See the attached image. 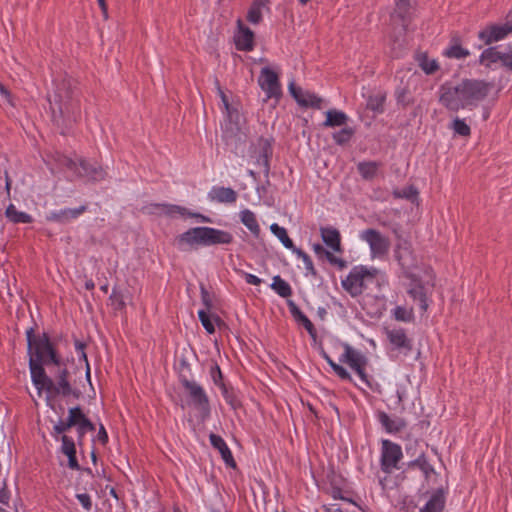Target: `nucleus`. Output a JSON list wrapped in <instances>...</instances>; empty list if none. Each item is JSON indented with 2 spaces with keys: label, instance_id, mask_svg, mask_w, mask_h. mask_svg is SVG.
I'll use <instances>...</instances> for the list:
<instances>
[{
  "label": "nucleus",
  "instance_id": "obj_41",
  "mask_svg": "<svg viewBox=\"0 0 512 512\" xmlns=\"http://www.w3.org/2000/svg\"><path fill=\"white\" fill-rule=\"evenodd\" d=\"M500 48L501 46H495L485 49L480 56V63L485 66L499 61L502 63Z\"/></svg>",
  "mask_w": 512,
  "mask_h": 512
},
{
  "label": "nucleus",
  "instance_id": "obj_29",
  "mask_svg": "<svg viewBox=\"0 0 512 512\" xmlns=\"http://www.w3.org/2000/svg\"><path fill=\"white\" fill-rule=\"evenodd\" d=\"M446 504V494L443 488L436 489L420 512H443Z\"/></svg>",
  "mask_w": 512,
  "mask_h": 512
},
{
  "label": "nucleus",
  "instance_id": "obj_21",
  "mask_svg": "<svg viewBox=\"0 0 512 512\" xmlns=\"http://www.w3.org/2000/svg\"><path fill=\"white\" fill-rule=\"evenodd\" d=\"M420 470L424 481L429 485L433 476H437L434 466L429 462L424 452H421L416 459L407 463V470Z\"/></svg>",
  "mask_w": 512,
  "mask_h": 512
},
{
  "label": "nucleus",
  "instance_id": "obj_9",
  "mask_svg": "<svg viewBox=\"0 0 512 512\" xmlns=\"http://www.w3.org/2000/svg\"><path fill=\"white\" fill-rule=\"evenodd\" d=\"M52 364L51 361L36 360L29 358V368L33 384L38 390H45L54 388L53 379L46 374L44 365Z\"/></svg>",
  "mask_w": 512,
  "mask_h": 512
},
{
  "label": "nucleus",
  "instance_id": "obj_47",
  "mask_svg": "<svg viewBox=\"0 0 512 512\" xmlns=\"http://www.w3.org/2000/svg\"><path fill=\"white\" fill-rule=\"evenodd\" d=\"M393 316L397 321L412 322L414 320L413 308H405L403 306H396L393 309Z\"/></svg>",
  "mask_w": 512,
  "mask_h": 512
},
{
  "label": "nucleus",
  "instance_id": "obj_32",
  "mask_svg": "<svg viewBox=\"0 0 512 512\" xmlns=\"http://www.w3.org/2000/svg\"><path fill=\"white\" fill-rule=\"evenodd\" d=\"M321 237L323 242L336 252L341 251V236L339 231L333 227H321Z\"/></svg>",
  "mask_w": 512,
  "mask_h": 512
},
{
  "label": "nucleus",
  "instance_id": "obj_19",
  "mask_svg": "<svg viewBox=\"0 0 512 512\" xmlns=\"http://www.w3.org/2000/svg\"><path fill=\"white\" fill-rule=\"evenodd\" d=\"M394 256L405 276L412 274L411 269L415 267V259L407 242L398 243L396 245Z\"/></svg>",
  "mask_w": 512,
  "mask_h": 512
},
{
  "label": "nucleus",
  "instance_id": "obj_16",
  "mask_svg": "<svg viewBox=\"0 0 512 512\" xmlns=\"http://www.w3.org/2000/svg\"><path fill=\"white\" fill-rule=\"evenodd\" d=\"M254 32L241 19L237 20V31L234 36L236 49L249 52L254 49Z\"/></svg>",
  "mask_w": 512,
  "mask_h": 512
},
{
  "label": "nucleus",
  "instance_id": "obj_1",
  "mask_svg": "<svg viewBox=\"0 0 512 512\" xmlns=\"http://www.w3.org/2000/svg\"><path fill=\"white\" fill-rule=\"evenodd\" d=\"M493 87L492 83L478 79H464L457 85L445 83L439 89V102L447 110L458 112L477 106Z\"/></svg>",
  "mask_w": 512,
  "mask_h": 512
},
{
  "label": "nucleus",
  "instance_id": "obj_11",
  "mask_svg": "<svg viewBox=\"0 0 512 512\" xmlns=\"http://www.w3.org/2000/svg\"><path fill=\"white\" fill-rule=\"evenodd\" d=\"M273 138L260 137L257 141L258 155L256 164L262 168V172L266 179L269 178L270 160L273 155ZM269 183V180H267Z\"/></svg>",
  "mask_w": 512,
  "mask_h": 512
},
{
  "label": "nucleus",
  "instance_id": "obj_2",
  "mask_svg": "<svg viewBox=\"0 0 512 512\" xmlns=\"http://www.w3.org/2000/svg\"><path fill=\"white\" fill-rule=\"evenodd\" d=\"M57 108L51 105L52 121L63 128H70L81 117L80 100L74 91L67 89L64 93L59 88L56 94Z\"/></svg>",
  "mask_w": 512,
  "mask_h": 512
},
{
  "label": "nucleus",
  "instance_id": "obj_6",
  "mask_svg": "<svg viewBox=\"0 0 512 512\" xmlns=\"http://www.w3.org/2000/svg\"><path fill=\"white\" fill-rule=\"evenodd\" d=\"M55 366L57 367V369L54 372V388L47 389V393L51 394L54 397L59 395L63 397L72 396L74 399L78 400L82 396V392L77 388H73L72 385L70 384L68 380L69 371L66 368L64 361L62 360L61 364Z\"/></svg>",
  "mask_w": 512,
  "mask_h": 512
},
{
  "label": "nucleus",
  "instance_id": "obj_44",
  "mask_svg": "<svg viewBox=\"0 0 512 512\" xmlns=\"http://www.w3.org/2000/svg\"><path fill=\"white\" fill-rule=\"evenodd\" d=\"M355 134V129L352 127H344L339 131L332 134V138L337 145L343 146L347 144Z\"/></svg>",
  "mask_w": 512,
  "mask_h": 512
},
{
  "label": "nucleus",
  "instance_id": "obj_31",
  "mask_svg": "<svg viewBox=\"0 0 512 512\" xmlns=\"http://www.w3.org/2000/svg\"><path fill=\"white\" fill-rule=\"evenodd\" d=\"M155 207H162L165 209V213L167 215H172L174 213H178L182 216L190 217V218H196L199 219L203 223H212V220L210 217L205 216L201 213L191 212L187 208L179 205H172V204H155Z\"/></svg>",
  "mask_w": 512,
  "mask_h": 512
},
{
  "label": "nucleus",
  "instance_id": "obj_30",
  "mask_svg": "<svg viewBox=\"0 0 512 512\" xmlns=\"http://www.w3.org/2000/svg\"><path fill=\"white\" fill-rule=\"evenodd\" d=\"M394 96L397 104L404 109L415 102L410 89L409 80L404 82V77L401 78L400 84L395 89Z\"/></svg>",
  "mask_w": 512,
  "mask_h": 512
},
{
  "label": "nucleus",
  "instance_id": "obj_49",
  "mask_svg": "<svg viewBox=\"0 0 512 512\" xmlns=\"http://www.w3.org/2000/svg\"><path fill=\"white\" fill-rule=\"evenodd\" d=\"M87 417L80 406L72 407L68 410V425L77 427L79 423Z\"/></svg>",
  "mask_w": 512,
  "mask_h": 512
},
{
  "label": "nucleus",
  "instance_id": "obj_59",
  "mask_svg": "<svg viewBox=\"0 0 512 512\" xmlns=\"http://www.w3.org/2000/svg\"><path fill=\"white\" fill-rule=\"evenodd\" d=\"M210 375L215 385L221 388V383L223 382V374L221 369L217 363H213L210 367Z\"/></svg>",
  "mask_w": 512,
  "mask_h": 512
},
{
  "label": "nucleus",
  "instance_id": "obj_61",
  "mask_svg": "<svg viewBox=\"0 0 512 512\" xmlns=\"http://www.w3.org/2000/svg\"><path fill=\"white\" fill-rule=\"evenodd\" d=\"M332 370L337 374V376L340 379L346 380V381H352V377H351L350 373L343 366H341L339 364L333 365Z\"/></svg>",
  "mask_w": 512,
  "mask_h": 512
},
{
  "label": "nucleus",
  "instance_id": "obj_23",
  "mask_svg": "<svg viewBox=\"0 0 512 512\" xmlns=\"http://www.w3.org/2000/svg\"><path fill=\"white\" fill-rule=\"evenodd\" d=\"M387 338L396 349L403 350L405 354L412 351V340L407 337L403 328L387 331Z\"/></svg>",
  "mask_w": 512,
  "mask_h": 512
},
{
  "label": "nucleus",
  "instance_id": "obj_3",
  "mask_svg": "<svg viewBox=\"0 0 512 512\" xmlns=\"http://www.w3.org/2000/svg\"><path fill=\"white\" fill-rule=\"evenodd\" d=\"M26 339L30 359L51 361L53 365L62 363V358L47 333L35 334V329L30 327L26 331Z\"/></svg>",
  "mask_w": 512,
  "mask_h": 512
},
{
  "label": "nucleus",
  "instance_id": "obj_28",
  "mask_svg": "<svg viewBox=\"0 0 512 512\" xmlns=\"http://www.w3.org/2000/svg\"><path fill=\"white\" fill-rule=\"evenodd\" d=\"M288 308L295 321L298 324L302 325L307 330L308 334L313 340H316L317 330L314 324L310 321V319L300 310V308L293 301H288Z\"/></svg>",
  "mask_w": 512,
  "mask_h": 512
},
{
  "label": "nucleus",
  "instance_id": "obj_36",
  "mask_svg": "<svg viewBox=\"0 0 512 512\" xmlns=\"http://www.w3.org/2000/svg\"><path fill=\"white\" fill-rule=\"evenodd\" d=\"M348 116L346 113L336 109H330L326 112V120L323 122L324 127H340L347 124Z\"/></svg>",
  "mask_w": 512,
  "mask_h": 512
},
{
  "label": "nucleus",
  "instance_id": "obj_18",
  "mask_svg": "<svg viewBox=\"0 0 512 512\" xmlns=\"http://www.w3.org/2000/svg\"><path fill=\"white\" fill-rule=\"evenodd\" d=\"M411 280L407 293L414 300L419 301L420 309L426 312L428 309V298L426 295L425 287L419 277L414 274L406 275Z\"/></svg>",
  "mask_w": 512,
  "mask_h": 512
},
{
  "label": "nucleus",
  "instance_id": "obj_13",
  "mask_svg": "<svg viewBox=\"0 0 512 512\" xmlns=\"http://www.w3.org/2000/svg\"><path fill=\"white\" fill-rule=\"evenodd\" d=\"M222 138L225 145L235 155H239L244 152L247 136L240 130V128L233 127L231 125L230 128H226L223 131Z\"/></svg>",
  "mask_w": 512,
  "mask_h": 512
},
{
  "label": "nucleus",
  "instance_id": "obj_57",
  "mask_svg": "<svg viewBox=\"0 0 512 512\" xmlns=\"http://www.w3.org/2000/svg\"><path fill=\"white\" fill-rule=\"evenodd\" d=\"M198 317H199L201 324L203 325V327L209 334H212L215 332L214 324L211 321L210 316L206 311L200 310L198 312Z\"/></svg>",
  "mask_w": 512,
  "mask_h": 512
},
{
  "label": "nucleus",
  "instance_id": "obj_45",
  "mask_svg": "<svg viewBox=\"0 0 512 512\" xmlns=\"http://www.w3.org/2000/svg\"><path fill=\"white\" fill-rule=\"evenodd\" d=\"M417 60L419 66L427 75L434 74L439 69L436 60H430L425 53L418 55Z\"/></svg>",
  "mask_w": 512,
  "mask_h": 512
},
{
  "label": "nucleus",
  "instance_id": "obj_56",
  "mask_svg": "<svg viewBox=\"0 0 512 512\" xmlns=\"http://www.w3.org/2000/svg\"><path fill=\"white\" fill-rule=\"evenodd\" d=\"M56 161L60 166L67 168L68 170L75 173L77 171L78 160H74L66 155H58Z\"/></svg>",
  "mask_w": 512,
  "mask_h": 512
},
{
  "label": "nucleus",
  "instance_id": "obj_64",
  "mask_svg": "<svg viewBox=\"0 0 512 512\" xmlns=\"http://www.w3.org/2000/svg\"><path fill=\"white\" fill-rule=\"evenodd\" d=\"M201 299L206 309L210 310L212 307V300L209 292L206 290L204 286H201Z\"/></svg>",
  "mask_w": 512,
  "mask_h": 512
},
{
  "label": "nucleus",
  "instance_id": "obj_14",
  "mask_svg": "<svg viewBox=\"0 0 512 512\" xmlns=\"http://www.w3.org/2000/svg\"><path fill=\"white\" fill-rule=\"evenodd\" d=\"M512 32V21H507L503 25H490L485 29L479 31L478 37L485 45H489L492 42H497L505 38L509 33Z\"/></svg>",
  "mask_w": 512,
  "mask_h": 512
},
{
  "label": "nucleus",
  "instance_id": "obj_7",
  "mask_svg": "<svg viewBox=\"0 0 512 512\" xmlns=\"http://www.w3.org/2000/svg\"><path fill=\"white\" fill-rule=\"evenodd\" d=\"M258 84L266 93V100L275 99L276 102L282 96L281 84L278 74L269 67H263L258 77Z\"/></svg>",
  "mask_w": 512,
  "mask_h": 512
},
{
  "label": "nucleus",
  "instance_id": "obj_46",
  "mask_svg": "<svg viewBox=\"0 0 512 512\" xmlns=\"http://www.w3.org/2000/svg\"><path fill=\"white\" fill-rule=\"evenodd\" d=\"M392 195L395 199L414 201L418 196V190L413 185H410L403 189H394Z\"/></svg>",
  "mask_w": 512,
  "mask_h": 512
},
{
  "label": "nucleus",
  "instance_id": "obj_51",
  "mask_svg": "<svg viewBox=\"0 0 512 512\" xmlns=\"http://www.w3.org/2000/svg\"><path fill=\"white\" fill-rule=\"evenodd\" d=\"M294 254H296L298 258H301L303 260L305 269L307 271L306 274L307 275L309 274L313 277H317V271L313 265V262H312V259L310 258V256L300 248H298L294 252Z\"/></svg>",
  "mask_w": 512,
  "mask_h": 512
},
{
  "label": "nucleus",
  "instance_id": "obj_37",
  "mask_svg": "<svg viewBox=\"0 0 512 512\" xmlns=\"http://www.w3.org/2000/svg\"><path fill=\"white\" fill-rule=\"evenodd\" d=\"M470 52L461 46L458 37L451 39L449 47L444 51V55L448 58L463 59L469 56Z\"/></svg>",
  "mask_w": 512,
  "mask_h": 512
},
{
  "label": "nucleus",
  "instance_id": "obj_25",
  "mask_svg": "<svg viewBox=\"0 0 512 512\" xmlns=\"http://www.w3.org/2000/svg\"><path fill=\"white\" fill-rule=\"evenodd\" d=\"M206 246L228 245L234 240L233 235L225 230L205 226Z\"/></svg>",
  "mask_w": 512,
  "mask_h": 512
},
{
  "label": "nucleus",
  "instance_id": "obj_62",
  "mask_svg": "<svg viewBox=\"0 0 512 512\" xmlns=\"http://www.w3.org/2000/svg\"><path fill=\"white\" fill-rule=\"evenodd\" d=\"M330 264L337 266L338 269L343 270L347 266V262L342 258L336 257L333 253H330L328 258L326 259Z\"/></svg>",
  "mask_w": 512,
  "mask_h": 512
},
{
  "label": "nucleus",
  "instance_id": "obj_4",
  "mask_svg": "<svg viewBox=\"0 0 512 512\" xmlns=\"http://www.w3.org/2000/svg\"><path fill=\"white\" fill-rule=\"evenodd\" d=\"M378 274L379 270L375 267L354 266L342 280V287L352 297H357L367 289V282H372Z\"/></svg>",
  "mask_w": 512,
  "mask_h": 512
},
{
  "label": "nucleus",
  "instance_id": "obj_26",
  "mask_svg": "<svg viewBox=\"0 0 512 512\" xmlns=\"http://www.w3.org/2000/svg\"><path fill=\"white\" fill-rule=\"evenodd\" d=\"M237 197L238 194L234 189L223 186H214L208 193V198L218 203H235Z\"/></svg>",
  "mask_w": 512,
  "mask_h": 512
},
{
  "label": "nucleus",
  "instance_id": "obj_54",
  "mask_svg": "<svg viewBox=\"0 0 512 512\" xmlns=\"http://www.w3.org/2000/svg\"><path fill=\"white\" fill-rule=\"evenodd\" d=\"M502 66L508 70H512V44L500 48Z\"/></svg>",
  "mask_w": 512,
  "mask_h": 512
},
{
  "label": "nucleus",
  "instance_id": "obj_42",
  "mask_svg": "<svg viewBox=\"0 0 512 512\" xmlns=\"http://www.w3.org/2000/svg\"><path fill=\"white\" fill-rule=\"evenodd\" d=\"M271 288L281 297L287 298L292 295V288L288 282L283 280L279 275L273 277Z\"/></svg>",
  "mask_w": 512,
  "mask_h": 512
},
{
  "label": "nucleus",
  "instance_id": "obj_33",
  "mask_svg": "<svg viewBox=\"0 0 512 512\" xmlns=\"http://www.w3.org/2000/svg\"><path fill=\"white\" fill-rule=\"evenodd\" d=\"M411 4L410 0H398L392 18H398L401 21L403 30L406 31L407 25L410 21Z\"/></svg>",
  "mask_w": 512,
  "mask_h": 512
},
{
  "label": "nucleus",
  "instance_id": "obj_20",
  "mask_svg": "<svg viewBox=\"0 0 512 512\" xmlns=\"http://www.w3.org/2000/svg\"><path fill=\"white\" fill-rule=\"evenodd\" d=\"M341 346L344 349L343 354L339 358L341 363L348 364L352 370L367 366L368 360L361 352L355 350L348 343H341Z\"/></svg>",
  "mask_w": 512,
  "mask_h": 512
},
{
  "label": "nucleus",
  "instance_id": "obj_39",
  "mask_svg": "<svg viewBox=\"0 0 512 512\" xmlns=\"http://www.w3.org/2000/svg\"><path fill=\"white\" fill-rule=\"evenodd\" d=\"M270 230L287 249H290L293 253L298 249L288 236L287 230L284 227L274 223L270 226Z\"/></svg>",
  "mask_w": 512,
  "mask_h": 512
},
{
  "label": "nucleus",
  "instance_id": "obj_60",
  "mask_svg": "<svg viewBox=\"0 0 512 512\" xmlns=\"http://www.w3.org/2000/svg\"><path fill=\"white\" fill-rule=\"evenodd\" d=\"M76 498L78 499V501L80 502V504L86 511H90L92 509V500H91V497L89 494H87V493L77 494Z\"/></svg>",
  "mask_w": 512,
  "mask_h": 512
},
{
  "label": "nucleus",
  "instance_id": "obj_38",
  "mask_svg": "<svg viewBox=\"0 0 512 512\" xmlns=\"http://www.w3.org/2000/svg\"><path fill=\"white\" fill-rule=\"evenodd\" d=\"M379 163L375 161H363L357 164V171L365 180H372L377 175Z\"/></svg>",
  "mask_w": 512,
  "mask_h": 512
},
{
  "label": "nucleus",
  "instance_id": "obj_53",
  "mask_svg": "<svg viewBox=\"0 0 512 512\" xmlns=\"http://www.w3.org/2000/svg\"><path fill=\"white\" fill-rule=\"evenodd\" d=\"M76 428L79 441H82L86 432H93L96 429L94 423H92L87 417H85Z\"/></svg>",
  "mask_w": 512,
  "mask_h": 512
},
{
  "label": "nucleus",
  "instance_id": "obj_27",
  "mask_svg": "<svg viewBox=\"0 0 512 512\" xmlns=\"http://www.w3.org/2000/svg\"><path fill=\"white\" fill-rule=\"evenodd\" d=\"M377 418L382 427L385 429V431L390 434L399 433L407 426V423L403 418L396 417L392 419L384 411H379L377 414Z\"/></svg>",
  "mask_w": 512,
  "mask_h": 512
},
{
  "label": "nucleus",
  "instance_id": "obj_40",
  "mask_svg": "<svg viewBox=\"0 0 512 512\" xmlns=\"http://www.w3.org/2000/svg\"><path fill=\"white\" fill-rule=\"evenodd\" d=\"M6 217L13 223H32L33 218L25 212L18 211L13 204H10L5 212Z\"/></svg>",
  "mask_w": 512,
  "mask_h": 512
},
{
  "label": "nucleus",
  "instance_id": "obj_5",
  "mask_svg": "<svg viewBox=\"0 0 512 512\" xmlns=\"http://www.w3.org/2000/svg\"><path fill=\"white\" fill-rule=\"evenodd\" d=\"M179 381L188 394L191 404L199 412L201 419L209 418L211 413L210 401L203 387L183 375L180 376Z\"/></svg>",
  "mask_w": 512,
  "mask_h": 512
},
{
  "label": "nucleus",
  "instance_id": "obj_63",
  "mask_svg": "<svg viewBox=\"0 0 512 512\" xmlns=\"http://www.w3.org/2000/svg\"><path fill=\"white\" fill-rule=\"evenodd\" d=\"M313 250L319 259H327L330 255V251L326 250L321 244H314Z\"/></svg>",
  "mask_w": 512,
  "mask_h": 512
},
{
  "label": "nucleus",
  "instance_id": "obj_43",
  "mask_svg": "<svg viewBox=\"0 0 512 512\" xmlns=\"http://www.w3.org/2000/svg\"><path fill=\"white\" fill-rule=\"evenodd\" d=\"M221 391L226 403L230 405L233 410H237L242 406L241 401L233 388L221 383Z\"/></svg>",
  "mask_w": 512,
  "mask_h": 512
},
{
  "label": "nucleus",
  "instance_id": "obj_22",
  "mask_svg": "<svg viewBox=\"0 0 512 512\" xmlns=\"http://www.w3.org/2000/svg\"><path fill=\"white\" fill-rule=\"evenodd\" d=\"M87 209V205H81L78 208H65L59 211H53L46 216V220L49 222L66 224L71 220L78 218L81 214L86 212Z\"/></svg>",
  "mask_w": 512,
  "mask_h": 512
},
{
  "label": "nucleus",
  "instance_id": "obj_34",
  "mask_svg": "<svg viewBox=\"0 0 512 512\" xmlns=\"http://www.w3.org/2000/svg\"><path fill=\"white\" fill-rule=\"evenodd\" d=\"M269 0H253L248 12L246 19L253 25L259 24L263 20L262 9L267 7Z\"/></svg>",
  "mask_w": 512,
  "mask_h": 512
},
{
  "label": "nucleus",
  "instance_id": "obj_50",
  "mask_svg": "<svg viewBox=\"0 0 512 512\" xmlns=\"http://www.w3.org/2000/svg\"><path fill=\"white\" fill-rule=\"evenodd\" d=\"M385 95H374L369 96L367 100V108L371 111L382 113L384 108V102H385Z\"/></svg>",
  "mask_w": 512,
  "mask_h": 512
},
{
  "label": "nucleus",
  "instance_id": "obj_52",
  "mask_svg": "<svg viewBox=\"0 0 512 512\" xmlns=\"http://www.w3.org/2000/svg\"><path fill=\"white\" fill-rule=\"evenodd\" d=\"M109 299L111 300V304L115 310H124L126 307V303L124 300V295L121 291L113 289Z\"/></svg>",
  "mask_w": 512,
  "mask_h": 512
},
{
  "label": "nucleus",
  "instance_id": "obj_55",
  "mask_svg": "<svg viewBox=\"0 0 512 512\" xmlns=\"http://www.w3.org/2000/svg\"><path fill=\"white\" fill-rule=\"evenodd\" d=\"M60 439L62 442L61 451L63 454H76L75 442L71 437L62 435Z\"/></svg>",
  "mask_w": 512,
  "mask_h": 512
},
{
  "label": "nucleus",
  "instance_id": "obj_15",
  "mask_svg": "<svg viewBox=\"0 0 512 512\" xmlns=\"http://www.w3.org/2000/svg\"><path fill=\"white\" fill-rule=\"evenodd\" d=\"M75 174L79 178H87L92 181H101L106 176L105 170L97 162H90L83 158L78 159Z\"/></svg>",
  "mask_w": 512,
  "mask_h": 512
},
{
  "label": "nucleus",
  "instance_id": "obj_8",
  "mask_svg": "<svg viewBox=\"0 0 512 512\" xmlns=\"http://www.w3.org/2000/svg\"><path fill=\"white\" fill-rule=\"evenodd\" d=\"M402 457L403 453L399 444L387 439L382 440L380 464L383 472L391 473L393 469L398 468Z\"/></svg>",
  "mask_w": 512,
  "mask_h": 512
},
{
  "label": "nucleus",
  "instance_id": "obj_12",
  "mask_svg": "<svg viewBox=\"0 0 512 512\" xmlns=\"http://www.w3.org/2000/svg\"><path fill=\"white\" fill-rule=\"evenodd\" d=\"M205 226L194 227L188 229L186 232L180 234L176 238V243L180 250H187L186 246L190 248L196 245L206 246V234H205Z\"/></svg>",
  "mask_w": 512,
  "mask_h": 512
},
{
  "label": "nucleus",
  "instance_id": "obj_35",
  "mask_svg": "<svg viewBox=\"0 0 512 512\" xmlns=\"http://www.w3.org/2000/svg\"><path fill=\"white\" fill-rule=\"evenodd\" d=\"M240 220L254 237L258 238L260 236L261 229L254 212L249 209L242 210L240 212Z\"/></svg>",
  "mask_w": 512,
  "mask_h": 512
},
{
  "label": "nucleus",
  "instance_id": "obj_48",
  "mask_svg": "<svg viewBox=\"0 0 512 512\" xmlns=\"http://www.w3.org/2000/svg\"><path fill=\"white\" fill-rule=\"evenodd\" d=\"M451 129L459 136L468 137L471 134L470 126L463 119L458 117L451 123Z\"/></svg>",
  "mask_w": 512,
  "mask_h": 512
},
{
  "label": "nucleus",
  "instance_id": "obj_10",
  "mask_svg": "<svg viewBox=\"0 0 512 512\" xmlns=\"http://www.w3.org/2000/svg\"><path fill=\"white\" fill-rule=\"evenodd\" d=\"M361 238L369 244L371 254L374 257L383 256L389 250V240L384 237L378 230L372 228L366 229L362 232Z\"/></svg>",
  "mask_w": 512,
  "mask_h": 512
},
{
  "label": "nucleus",
  "instance_id": "obj_24",
  "mask_svg": "<svg viewBox=\"0 0 512 512\" xmlns=\"http://www.w3.org/2000/svg\"><path fill=\"white\" fill-rule=\"evenodd\" d=\"M209 440H210L211 446L214 449L219 451V453H220L223 461L225 462V464L228 467L236 468V465H237L236 461L234 460L232 452L229 449V447L227 446V444L224 441V439L220 435L211 433L209 435Z\"/></svg>",
  "mask_w": 512,
  "mask_h": 512
},
{
  "label": "nucleus",
  "instance_id": "obj_17",
  "mask_svg": "<svg viewBox=\"0 0 512 512\" xmlns=\"http://www.w3.org/2000/svg\"><path fill=\"white\" fill-rule=\"evenodd\" d=\"M288 88L292 97L300 106L315 109L321 108L322 99L314 93L302 90V88L296 86L294 82H291Z\"/></svg>",
  "mask_w": 512,
  "mask_h": 512
},
{
  "label": "nucleus",
  "instance_id": "obj_58",
  "mask_svg": "<svg viewBox=\"0 0 512 512\" xmlns=\"http://www.w3.org/2000/svg\"><path fill=\"white\" fill-rule=\"evenodd\" d=\"M73 426H69L68 425V418H66L65 420H59L58 423H56L54 426H53V430L51 432V435L52 437H54L55 439H58L59 438V435L67 432L70 428H72Z\"/></svg>",
  "mask_w": 512,
  "mask_h": 512
}]
</instances>
